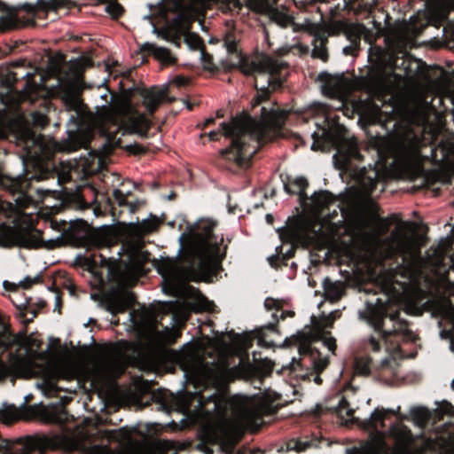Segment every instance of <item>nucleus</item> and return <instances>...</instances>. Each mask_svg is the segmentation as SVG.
Here are the masks:
<instances>
[{
  "label": "nucleus",
  "instance_id": "obj_1",
  "mask_svg": "<svg viewBox=\"0 0 454 454\" xmlns=\"http://www.w3.org/2000/svg\"><path fill=\"white\" fill-rule=\"evenodd\" d=\"M341 211V219L334 222L333 214L321 220L309 219L303 223L302 235L309 241L326 239L338 234V223H345V231L352 239L370 240L364 244V260L381 263L384 260L398 257L400 262L395 268L381 273L384 298L376 297L366 301L364 310L359 311L360 318L365 320L375 331L365 343V347L374 352L380 350L383 343L387 352H395L401 340L411 338L412 333L408 323L399 318L391 299L404 302L409 309H418L425 296L420 286L422 269L425 261L421 257L420 238L414 232L406 231L403 226L395 228L388 237L380 236L388 231L386 219L378 218L374 213H356L348 218Z\"/></svg>",
  "mask_w": 454,
  "mask_h": 454
},
{
  "label": "nucleus",
  "instance_id": "obj_2",
  "mask_svg": "<svg viewBox=\"0 0 454 454\" xmlns=\"http://www.w3.org/2000/svg\"><path fill=\"white\" fill-rule=\"evenodd\" d=\"M224 46L229 53H235L240 71L254 76L257 94L253 99L254 117L244 113L237 115L230 123L222 122L221 130L231 139L225 153L239 165L247 164L256 153L259 143L277 135L284 125L288 110L281 109L270 100V93L280 88L286 72V65L267 55L243 57L237 52V41L233 34L224 38Z\"/></svg>",
  "mask_w": 454,
  "mask_h": 454
},
{
  "label": "nucleus",
  "instance_id": "obj_3",
  "mask_svg": "<svg viewBox=\"0 0 454 454\" xmlns=\"http://www.w3.org/2000/svg\"><path fill=\"white\" fill-rule=\"evenodd\" d=\"M176 360L184 372L185 377L196 388L213 386L215 392L207 396L200 393H189L178 397V410L186 413L189 411L192 399H196L198 406L203 409L208 403L213 407L208 411L216 413L225 420L224 434L227 442L233 446L240 438V431L246 427L257 426L266 407L257 399L243 395H235L227 399L219 388L223 385L227 377V370L223 363H207L200 356L195 345L186 343L176 354Z\"/></svg>",
  "mask_w": 454,
  "mask_h": 454
},
{
  "label": "nucleus",
  "instance_id": "obj_4",
  "mask_svg": "<svg viewBox=\"0 0 454 454\" xmlns=\"http://www.w3.org/2000/svg\"><path fill=\"white\" fill-rule=\"evenodd\" d=\"M215 222L200 219L189 228L188 234L183 233L179 241L183 254L178 260L165 259L158 265L162 276L164 290L176 296L192 295L194 289L187 285L217 269L225 254L222 247L223 239L213 234Z\"/></svg>",
  "mask_w": 454,
  "mask_h": 454
},
{
  "label": "nucleus",
  "instance_id": "obj_5",
  "mask_svg": "<svg viewBox=\"0 0 454 454\" xmlns=\"http://www.w3.org/2000/svg\"><path fill=\"white\" fill-rule=\"evenodd\" d=\"M207 2L217 4L222 12L231 14L240 13L243 6L256 12L264 11L267 7L264 0H171L168 9L175 16L161 30L153 25V33L176 46H180L184 41L190 49H200L201 39L197 34L190 32V25L205 9Z\"/></svg>",
  "mask_w": 454,
  "mask_h": 454
},
{
  "label": "nucleus",
  "instance_id": "obj_6",
  "mask_svg": "<svg viewBox=\"0 0 454 454\" xmlns=\"http://www.w3.org/2000/svg\"><path fill=\"white\" fill-rule=\"evenodd\" d=\"M389 150L395 169L410 179L422 175L426 160L441 161L446 156L442 152V157L438 159L437 148L432 146L426 137L417 135L412 130L396 136L391 141Z\"/></svg>",
  "mask_w": 454,
  "mask_h": 454
},
{
  "label": "nucleus",
  "instance_id": "obj_7",
  "mask_svg": "<svg viewBox=\"0 0 454 454\" xmlns=\"http://www.w3.org/2000/svg\"><path fill=\"white\" fill-rule=\"evenodd\" d=\"M90 64L91 60L88 58L76 59L65 63L61 56L52 59L51 64V69L58 78L66 106L75 112H79L82 108L79 90L82 72Z\"/></svg>",
  "mask_w": 454,
  "mask_h": 454
},
{
  "label": "nucleus",
  "instance_id": "obj_8",
  "mask_svg": "<svg viewBox=\"0 0 454 454\" xmlns=\"http://www.w3.org/2000/svg\"><path fill=\"white\" fill-rule=\"evenodd\" d=\"M72 0H37L35 4H23L9 7L0 2V8L8 11V13L0 17V27L3 29H12L35 25V20L39 17L38 12H57L67 7Z\"/></svg>",
  "mask_w": 454,
  "mask_h": 454
},
{
  "label": "nucleus",
  "instance_id": "obj_9",
  "mask_svg": "<svg viewBox=\"0 0 454 454\" xmlns=\"http://www.w3.org/2000/svg\"><path fill=\"white\" fill-rule=\"evenodd\" d=\"M372 66L368 76L375 94H389L402 81L403 74L395 73L398 67V58L393 53L377 49L370 54Z\"/></svg>",
  "mask_w": 454,
  "mask_h": 454
},
{
  "label": "nucleus",
  "instance_id": "obj_10",
  "mask_svg": "<svg viewBox=\"0 0 454 454\" xmlns=\"http://www.w3.org/2000/svg\"><path fill=\"white\" fill-rule=\"evenodd\" d=\"M347 20H330L323 23H312L305 20L300 25L301 29L313 36L311 56L324 62L328 59L326 44L330 36L344 35Z\"/></svg>",
  "mask_w": 454,
  "mask_h": 454
},
{
  "label": "nucleus",
  "instance_id": "obj_11",
  "mask_svg": "<svg viewBox=\"0 0 454 454\" xmlns=\"http://www.w3.org/2000/svg\"><path fill=\"white\" fill-rule=\"evenodd\" d=\"M66 439L59 434L8 440L0 435V454H30L33 450L66 447Z\"/></svg>",
  "mask_w": 454,
  "mask_h": 454
},
{
  "label": "nucleus",
  "instance_id": "obj_12",
  "mask_svg": "<svg viewBox=\"0 0 454 454\" xmlns=\"http://www.w3.org/2000/svg\"><path fill=\"white\" fill-rule=\"evenodd\" d=\"M313 143L311 149L314 151L321 149L319 139L322 138L333 144L337 149V154L341 159V167L345 168L352 160H360L361 154L358 150L357 142L354 137H347L340 129L336 134L325 126L320 131L312 133Z\"/></svg>",
  "mask_w": 454,
  "mask_h": 454
},
{
  "label": "nucleus",
  "instance_id": "obj_13",
  "mask_svg": "<svg viewBox=\"0 0 454 454\" xmlns=\"http://www.w3.org/2000/svg\"><path fill=\"white\" fill-rule=\"evenodd\" d=\"M123 98L118 105H114V114L106 117L110 121H115L118 115L129 113L131 110L129 98L134 91H137L143 98V105L149 114H153L167 95V90L152 87L151 89L129 88L123 89Z\"/></svg>",
  "mask_w": 454,
  "mask_h": 454
},
{
  "label": "nucleus",
  "instance_id": "obj_14",
  "mask_svg": "<svg viewBox=\"0 0 454 454\" xmlns=\"http://www.w3.org/2000/svg\"><path fill=\"white\" fill-rule=\"evenodd\" d=\"M18 79V74L12 71L0 77V103L5 107H12L26 100L33 101L31 91L34 86L27 84L23 90H17L14 84Z\"/></svg>",
  "mask_w": 454,
  "mask_h": 454
},
{
  "label": "nucleus",
  "instance_id": "obj_15",
  "mask_svg": "<svg viewBox=\"0 0 454 454\" xmlns=\"http://www.w3.org/2000/svg\"><path fill=\"white\" fill-rule=\"evenodd\" d=\"M294 339L299 353L303 356L302 360L304 361L306 357H308L314 371L317 372V375H314L313 378L314 382L317 385L321 384L322 380L318 374L328 365V357L326 356H322L317 349L312 348L311 342L313 341L314 337L310 333H299Z\"/></svg>",
  "mask_w": 454,
  "mask_h": 454
},
{
  "label": "nucleus",
  "instance_id": "obj_16",
  "mask_svg": "<svg viewBox=\"0 0 454 454\" xmlns=\"http://www.w3.org/2000/svg\"><path fill=\"white\" fill-rule=\"evenodd\" d=\"M389 435L394 440V454H422L429 447L426 442L423 446L418 445L410 429L401 424L393 425L389 429Z\"/></svg>",
  "mask_w": 454,
  "mask_h": 454
},
{
  "label": "nucleus",
  "instance_id": "obj_17",
  "mask_svg": "<svg viewBox=\"0 0 454 454\" xmlns=\"http://www.w3.org/2000/svg\"><path fill=\"white\" fill-rule=\"evenodd\" d=\"M0 244L4 247L17 246L25 248H38L43 246L41 231L31 226L16 228L6 237H0Z\"/></svg>",
  "mask_w": 454,
  "mask_h": 454
},
{
  "label": "nucleus",
  "instance_id": "obj_18",
  "mask_svg": "<svg viewBox=\"0 0 454 454\" xmlns=\"http://www.w3.org/2000/svg\"><path fill=\"white\" fill-rule=\"evenodd\" d=\"M128 262L123 259L121 263L123 264L118 270L120 282L124 285H131L135 283L139 276L143 273L142 254L139 245L132 246L128 249Z\"/></svg>",
  "mask_w": 454,
  "mask_h": 454
},
{
  "label": "nucleus",
  "instance_id": "obj_19",
  "mask_svg": "<svg viewBox=\"0 0 454 454\" xmlns=\"http://www.w3.org/2000/svg\"><path fill=\"white\" fill-rule=\"evenodd\" d=\"M42 372L43 380L36 384V387L47 397H53L59 391L64 390L63 387L57 386V380L68 379L72 374L69 371L56 364H47Z\"/></svg>",
  "mask_w": 454,
  "mask_h": 454
},
{
  "label": "nucleus",
  "instance_id": "obj_20",
  "mask_svg": "<svg viewBox=\"0 0 454 454\" xmlns=\"http://www.w3.org/2000/svg\"><path fill=\"white\" fill-rule=\"evenodd\" d=\"M448 10L441 4H435L427 8L426 13L423 14L425 24L417 26V17H411L410 24L407 26V31L411 34L413 37L421 33L427 25L439 27L447 19Z\"/></svg>",
  "mask_w": 454,
  "mask_h": 454
},
{
  "label": "nucleus",
  "instance_id": "obj_21",
  "mask_svg": "<svg viewBox=\"0 0 454 454\" xmlns=\"http://www.w3.org/2000/svg\"><path fill=\"white\" fill-rule=\"evenodd\" d=\"M105 300L108 309L112 313H120L133 305L135 297L129 291L114 290L108 293Z\"/></svg>",
  "mask_w": 454,
  "mask_h": 454
},
{
  "label": "nucleus",
  "instance_id": "obj_22",
  "mask_svg": "<svg viewBox=\"0 0 454 454\" xmlns=\"http://www.w3.org/2000/svg\"><path fill=\"white\" fill-rule=\"evenodd\" d=\"M98 370L106 377H114L122 373V359L118 354H108L97 362Z\"/></svg>",
  "mask_w": 454,
  "mask_h": 454
},
{
  "label": "nucleus",
  "instance_id": "obj_23",
  "mask_svg": "<svg viewBox=\"0 0 454 454\" xmlns=\"http://www.w3.org/2000/svg\"><path fill=\"white\" fill-rule=\"evenodd\" d=\"M89 140V133L87 132H70L66 139L56 145V149L72 153L79 148L86 147Z\"/></svg>",
  "mask_w": 454,
  "mask_h": 454
},
{
  "label": "nucleus",
  "instance_id": "obj_24",
  "mask_svg": "<svg viewBox=\"0 0 454 454\" xmlns=\"http://www.w3.org/2000/svg\"><path fill=\"white\" fill-rule=\"evenodd\" d=\"M380 177V172L375 167L363 168L358 174V184L364 196L372 192Z\"/></svg>",
  "mask_w": 454,
  "mask_h": 454
},
{
  "label": "nucleus",
  "instance_id": "obj_25",
  "mask_svg": "<svg viewBox=\"0 0 454 454\" xmlns=\"http://www.w3.org/2000/svg\"><path fill=\"white\" fill-rule=\"evenodd\" d=\"M160 223V220L156 216L151 215L148 218L141 222L129 223L127 227V231L131 236L141 238L145 234L156 231Z\"/></svg>",
  "mask_w": 454,
  "mask_h": 454
},
{
  "label": "nucleus",
  "instance_id": "obj_26",
  "mask_svg": "<svg viewBox=\"0 0 454 454\" xmlns=\"http://www.w3.org/2000/svg\"><path fill=\"white\" fill-rule=\"evenodd\" d=\"M140 50L144 52L152 54L158 61L163 65H171L176 62V58L168 48L158 46L153 43H145Z\"/></svg>",
  "mask_w": 454,
  "mask_h": 454
},
{
  "label": "nucleus",
  "instance_id": "obj_27",
  "mask_svg": "<svg viewBox=\"0 0 454 454\" xmlns=\"http://www.w3.org/2000/svg\"><path fill=\"white\" fill-rule=\"evenodd\" d=\"M103 165V158L98 152L90 151L86 155L81 156L79 167L85 175H93L99 171Z\"/></svg>",
  "mask_w": 454,
  "mask_h": 454
},
{
  "label": "nucleus",
  "instance_id": "obj_28",
  "mask_svg": "<svg viewBox=\"0 0 454 454\" xmlns=\"http://www.w3.org/2000/svg\"><path fill=\"white\" fill-rule=\"evenodd\" d=\"M314 210L318 214H323L325 208H328L335 202V198L327 191L315 192L311 199Z\"/></svg>",
  "mask_w": 454,
  "mask_h": 454
},
{
  "label": "nucleus",
  "instance_id": "obj_29",
  "mask_svg": "<svg viewBox=\"0 0 454 454\" xmlns=\"http://www.w3.org/2000/svg\"><path fill=\"white\" fill-rule=\"evenodd\" d=\"M27 145L31 144L34 146V152H30V153L39 157L48 153L51 142L41 134L36 135L32 133L30 137L27 139Z\"/></svg>",
  "mask_w": 454,
  "mask_h": 454
},
{
  "label": "nucleus",
  "instance_id": "obj_30",
  "mask_svg": "<svg viewBox=\"0 0 454 454\" xmlns=\"http://www.w3.org/2000/svg\"><path fill=\"white\" fill-rule=\"evenodd\" d=\"M283 301L276 300L273 298H267L264 301V307L267 310H272L271 317L277 322L279 318L284 319L286 316L293 317V311H286L283 309Z\"/></svg>",
  "mask_w": 454,
  "mask_h": 454
},
{
  "label": "nucleus",
  "instance_id": "obj_31",
  "mask_svg": "<svg viewBox=\"0 0 454 454\" xmlns=\"http://www.w3.org/2000/svg\"><path fill=\"white\" fill-rule=\"evenodd\" d=\"M365 32L366 27L363 24L349 22L348 20L346 21L344 35L350 43L360 44L361 37L365 34Z\"/></svg>",
  "mask_w": 454,
  "mask_h": 454
},
{
  "label": "nucleus",
  "instance_id": "obj_32",
  "mask_svg": "<svg viewBox=\"0 0 454 454\" xmlns=\"http://www.w3.org/2000/svg\"><path fill=\"white\" fill-rule=\"evenodd\" d=\"M324 289L325 298L331 301H336L343 295L345 287L340 281L332 282L325 279L324 282Z\"/></svg>",
  "mask_w": 454,
  "mask_h": 454
},
{
  "label": "nucleus",
  "instance_id": "obj_33",
  "mask_svg": "<svg viewBox=\"0 0 454 454\" xmlns=\"http://www.w3.org/2000/svg\"><path fill=\"white\" fill-rule=\"evenodd\" d=\"M400 410V407H397V410H385V409H376L370 416V418L366 421V427L368 428H372L375 431H378L379 428L384 427V419L387 412L396 413Z\"/></svg>",
  "mask_w": 454,
  "mask_h": 454
},
{
  "label": "nucleus",
  "instance_id": "obj_34",
  "mask_svg": "<svg viewBox=\"0 0 454 454\" xmlns=\"http://www.w3.org/2000/svg\"><path fill=\"white\" fill-rule=\"evenodd\" d=\"M129 128L132 132L142 137H145L150 129V121L145 118L144 114H137L136 116L130 117Z\"/></svg>",
  "mask_w": 454,
  "mask_h": 454
},
{
  "label": "nucleus",
  "instance_id": "obj_35",
  "mask_svg": "<svg viewBox=\"0 0 454 454\" xmlns=\"http://www.w3.org/2000/svg\"><path fill=\"white\" fill-rule=\"evenodd\" d=\"M265 3H266V9L264 11H262V12H257V13H265V12H270V18L275 21L277 22L278 25H280L281 27H286L288 26L290 23H291V18L282 12H279L276 9H270V5L268 2V0H264ZM243 9H247V11H251V9H249L248 7L247 6H243L241 11ZM252 12H254V10H252ZM254 12H256V11H254Z\"/></svg>",
  "mask_w": 454,
  "mask_h": 454
},
{
  "label": "nucleus",
  "instance_id": "obj_36",
  "mask_svg": "<svg viewBox=\"0 0 454 454\" xmlns=\"http://www.w3.org/2000/svg\"><path fill=\"white\" fill-rule=\"evenodd\" d=\"M13 340L0 334V356L12 344ZM12 372L11 368L0 359V380L5 379Z\"/></svg>",
  "mask_w": 454,
  "mask_h": 454
},
{
  "label": "nucleus",
  "instance_id": "obj_37",
  "mask_svg": "<svg viewBox=\"0 0 454 454\" xmlns=\"http://www.w3.org/2000/svg\"><path fill=\"white\" fill-rule=\"evenodd\" d=\"M411 415L414 422L420 427H424L431 419V412L424 407H417L411 410Z\"/></svg>",
  "mask_w": 454,
  "mask_h": 454
},
{
  "label": "nucleus",
  "instance_id": "obj_38",
  "mask_svg": "<svg viewBox=\"0 0 454 454\" xmlns=\"http://www.w3.org/2000/svg\"><path fill=\"white\" fill-rule=\"evenodd\" d=\"M105 434L108 441H116L120 443L129 442L131 438L130 432L124 427L118 430L106 431Z\"/></svg>",
  "mask_w": 454,
  "mask_h": 454
},
{
  "label": "nucleus",
  "instance_id": "obj_39",
  "mask_svg": "<svg viewBox=\"0 0 454 454\" xmlns=\"http://www.w3.org/2000/svg\"><path fill=\"white\" fill-rule=\"evenodd\" d=\"M371 372V359L367 356H359L355 359V372L367 376Z\"/></svg>",
  "mask_w": 454,
  "mask_h": 454
},
{
  "label": "nucleus",
  "instance_id": "obj_40",
  "mask_svg": "<svg viewBox=\"0 0 454 454\" xmlns=\"http://www.w3.org/2000/svg\"><path fill=\"white\" fill-rule=\"evenodd\" d=\"M181 335L178 328L166 327L164 330L158 333L159 339L164 343H173Z\"/></svg>",
  "mask_w": 454,
  "mask_h": 454
},
{
  "label": "nucleus",
  "instance_id": "obj_41",
  "mask_svg": "<svg viewBox=\"0 0 454 454\" xmlns=\"http://www.w3.org/2000/svg\"><path fill=\"white\" fill-rule=\"evenodd\" d=\"M264 330H269L272 333H277L276 325L274 323H269L267 325L262 327L258 333V344L264 347H271L274 344L272 340H267L265 337Z\"/></svg>",
  "mask_w": 454,
  "mask_h": 454
},
{
  "label": "nucleus",
  "instance_id": "obj_42",
  "mask_svg": "<svg viewBox=\"0 0 454 454\" xmlns=\"http://www.w3.org/2000/svg\"><path fill=\"white\" fill-rule=\"evenodd\" d=\"M327 112L328 107L326 105L322 103H315L309 107L307 110V114L309 116H321L325 119V121H326L328 118Z\"/></svg>",
  "mask_w": 454,
  "mask_h": 454
},
{
  "label": "nucleus",
  "instance_id": "obj_43",
  "mask_svg": "<svg viewBox=\"0 0 454 454\" xmlns=\"http://www.w3.org/2000/svg\"><path fill=\"white\" fill-rule=\"evenodd\" d=\"M349 3L351 4V8L371 11L377 4V0H349Z\"/></svg>",
  "mask_w": 454,
  "mask_h": 454
},
{
  "label": "nucleus",
  "instance_id": "obj_44",
  "mask_svg": "<svg viewBox=\"0 0 454 454\" xmlns=\"http://www.w3.org/2000/svg\"><path fill=\"white\" fill-rule=\"evenodd\" d=\"M83 454H122L120 451H114L106 445H94Z\"/></svg>",
  "mask_w": 454,
  "mask_h": 454
},
{
  "label": "nucleus",
  "instance_id": "obj_45",
  "mask_svg": "<svg viewBox=\"0 0 454 454\" xmlns=\"http://www.w3.org/2000/svg\"><path fill=\"white\" fill-rule=\"evenodd\" d=\"M438 415H448L451 416L454 412V407L449 402L442 401L437 404V407L434 411Z\"/></svg>",
  "mask_w": 454,
  "mask_h": 454
},
{
  "label": "nucleus",
  "instance_id": "obj_46",
  "mask_svg": "<svg viewBox=\"0 0 454 454\" xmlns=\"http://www.w3.org/2000/svg\"><path fill=\"white\" fill-rule=\"evenodd\" d=\"M294 185L296 186L297 190L296 191H291L289 189V187L287 185H285V189L287 192H298L300 193L301 195L303 194L304 192V190L306 189V187L308 186V182H307V179L302 177V176H300V177H296L294 180Z\"/></svg>",
  "mask_w": 454,
  "mask_h": 454
},
{
  "label": "nucleus",
  "instance_id": "obj_47",
  "mask_svg": "<svg viewBox=\"0 0 454 454\" xmlns=\"http://www.w3.org/2000/svg\"><path fill=\"white\" fill-rule=\"evenodd\" d=\"M130 192H128L127 194H125L120 189H114L113 192V196L114 199L115 203L121 207H126L128 204L127 200V195Z\"/></svg>",
  "mask_w": 454,
  "mask_h": 454
},
{
  "label": "nucleus",
  "instance_id": "obj_48",
  "mask_svg": "<svg viewBox=\"0 0 454 454\" xmlns=\"http://www.w3.org/2000/svg\"><path fill=\"white\" fill-rule=\"evenodd\" d=\"M309 446L308 442H300L297 440H292L288 442L287 448L289 450H294L297 452H301L305 450Z\"/></svg>",
  "mask_w": 454,
  "mask_h": 454
},
{
  "label": "nucleus",
  "instance_id": "obj_49",
  "mask_svg": "<svg viewBox=\"0 0 454 454\" xmlns=\"http://www.w3.org/2000/svg\"><path fill=\"white\" fill-rule=\"evenodd\" d=\"M32 121L35 125L42 128L47 124V118L45 114L39 112H35L32 114Z\"/></svg>",
  "mask_w": 454,
  "mask_h": 454
},
{
  "label": "nucleus",
  "instance_id": "obj_50",
  "mask_svg": "<svg viewBox=\"0 0 454 454\" xmlns=\"http://www.w3.org/2000/svg\"><path fill=\"white\" fill-rule=\"evenodd\" d=\"M40 277L36 276L35 278L26 277L24 279L20 280L19 286L22 288H29L31 286L35 284L39 280Z\"/></svg>",
  "mask_w": 454,
  "mask_h": 454
},
{
  "label": "nucleus",
  "instance_id": "obj_51",
  "mask_svg": "<svg viewBox=\"0 0 454 454\" xmlns=\"http://www.w3.org/2000/svg\"><path fill=\"white\" fill-rule=\"evenodd\" d=\"M360 44L350 43V45L345 46L342 50L345 55H356L357 51L359 50Z\"/></svg>",
  "mask_w": 454,
  "mask_h": 454
},
{
  "label": "nucleus",
  "instance_id": "obj_52",
  "mask_svg": "<svg viewBox=\"0 0 454 454\" xmlns=\"http://www.w3.org/2000/svg\"><path fill=\"white\" fill-rule=\"evenodd\" d=\"M338 409L340 412L346 411L348 416H350L353 412V411L348 408V403L345 398H341L340 400Z\"/></svg>",
  "mask_w": 454,
  "mask_h": 454
},
{
  "label": "nucleus",
  "instance_id": "obj_53",
  "mask_svg": "<svg viewBox=\"0 0 454 454\" xmlns=\"http://www.w3.org/2000/svg\"><path fill=\"white\" fill-rule=\"evenodd\" d=\"M173 319L175 320L178 327H182L184 325L185 321L187 320V315L185 312H182L180 314H174Z\"/></svg>",
  "mask_w": 454,
  "mask_h": 454
},
{
  "label": "nucleus",
  "instance_id": "obj_54",
  "mask_svg": "<svg viewBox=\"0 0 454 454\" xmlns=\"http://www.w3.org/2000/svg\"><path fill=\"white\" fill-rule=\"evenodd\" d=\"M323 345L327 348V349L333 353L335 348H336V343H335V340L333 338H325L323 340Z\"/></svg>",
  "mask_w": 454,
  "mask_h": 454
},
{
  "label": "nucleus",
  "instance_id": "obj_55",
  "mask_svg": "<svg viewBox=\"0 0 454 454\" xmlns=\"http://www.w3.org/2000/svg\"><path fill=\"white\" fill-rule=\"evenodd\" d=\"M140 205L141 201L139 200L128 201L126 208L128 209L129 214H133L137 210Z\"/></svg>",
  "mask_w": 454,
  "mask_h": 454
},
{
  "label": "nucleus",
  "instance_id": "obj_56",
  "mask_svg": "<svg viewBox=\"0 0 454 454\" xmlns=\"http://www.w3.org/2000/svg\"><path fill=\"white\" fill-rule=\"evenodd\" d=\"M172 83L177 87H183L188 83V79L183 76H176L173 79Z\"/></svg>",
  "mask_w": 454,
  "mask_h": 454
},
{
  "label": "nucleus",
  "instance_id": "obj_57",
  "mask_svg": "<svg viewBox=\"0 0 454 454\" xmlns=\"http://www.w3.org/2000/svg\"><path fill=\"white\" fill-rule=\"evenodd\" d=\"M160 445L162 450H174L176 448V443L168 440L162 441Z\"/></svg>",
  "mask_w": 454,
  "mask_h": 454
},
{
  "label": "nucleus",
  "instance_id": "obj_58",
  "mask_svg": "<svg viewBox=\"0 0 454 454\" xmlns=\"http://www.w3.org/2000/svg\"><path fill=\"white\" fill-rule=\"evenodd\" d=\"M403 35H399L398 36V39L400 40L399 43L402 47H407L409 45H411V43H412V39L411 38H404L403 40Z\"/></svg>",
  "mask_w": 454,
  "mask_h": 454
},
{
  "label": "nucleus",
  "instance_id": "obj_59",
  "mask_svg": "<svg viewBox=\"0 0 454 454\" xmlns=\"http://www.w3.org/2000/svg\"><path fill=\"white\" fill-rule=\"evenodd\" d=\"M129 149L130 152H132L134 153H141L144 152V148L138 145H129Z\"/></svg>",
  "mask_w": 454,
  "mask_h": 454
},
{
  "label": "nucleus",
  "instance_id": "obj_60",
  "mask_svg": "<svg viewBox=\"0 0 454 454\" xmlns=\"http://www.w3.org/2000/svg\"><path fill=\"white\" fill-rule=\"evenodd\" d=\"M141 367L145 370H152L154 367V363L153 361L142 362Z\"/></svg>",
  "mask_w": 454,
  "mask_h": 454
},
{
  "label": "nucleus",
  "instance_id": "obj_61",
  "mask_svg": "<svg viewBox=\"0 0 454 454\" xmlns=\"http://www.w3.org/2000/svg\"><path fill=\"white\" fill-rule=\"evenodd\" d=\"M218 133H219L218 131H210L208 133V137L211 140H215V139H216V136L218 135Z\"/></svg>",
  "mask_w": 454,
  "mask_h": 454
},
{
  "label": "nucleus",
  "instance_id": "obj_62",
  "mask_svg": "<svg viewBox=\"0 0 454 454\" xmlns=\"http://www.w3.org/2000/svg\"><path fill=\"white\" fill-rule=\"evenodd\" d=\"M69 400H70V398H69V397L65 396V397H63V398L61 399L60 403H61V404H62V405H64V404H66L67 402H69Z\"/></svg>",
  "mask_w": 454,
  "mask_h": 454
},
{
  "label": "nucleus",
  "instance_id": "obj_63",
  "mask_svg": "<svg viewBox=\"0 0 454 454\" xmlns=\"http://www.w3.org/2000/svg\"><path fill=\"white\" fill-rule=\"evenodd\" d=\"M450 349L454 352V336L450 340Z\"/></svg>",
  "mask_w": 454,
  "mask_h": 454
},
{
  "label": "nucleus",
  "instance_id": "obj_64",
  "mask_svg": "<svg viewBox=\"0 0 454 454\" xmlns=\"http://www.w3.org/2000/svg\"><path fill=\"white\" fill-rule=\"evenodd\" d=\"M214 120L212 118L207 119L205 121V125H208L209 123L213 122Z\"/></svg>",
  "mask_w": 454,
  "mask_h": 454
}]
</instances>
